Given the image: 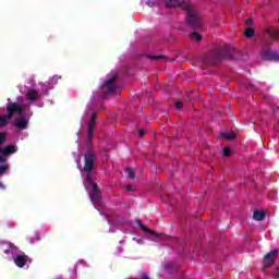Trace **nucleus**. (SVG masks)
Wrapping results in <instances>:
<instances>
[{
	"mask_svg": "<svg viewBox=\"0 0 279 279\" xmlns=\"http://www.w3.org/2000/svg\"><path fill=\"white\" fill-rule=\"evenodd\" d=\"M28 108L29 104L25 101H17L8 105V113L3 117H0V126L3 128V125H5L12 117H14V125L17 126L19 130H26L31 117Z\"/></svg>",
	"mask_w": 279,
	"mask_h": 279,
	"instance_id": "f257e3e1",
	"label": "nucleus"
},
{
	"mask_svg": "<svg viewBox=\"0 0 279 279\" xmlns=\"http://www.w3.org/2000/svg\"><path fill=\"white\" fill-rule=\"evenodd\" d=\"M95 167V156L93 153H87L85 155L84 171L86 173V185L85 189L88 192V196L93 204H99L101 197H99V189L97 184L94 183L95 175L93 174V168Z\"/></svg>",
	"mask_w": 279,
	"mask_h": 279,
	"instance_id": "f03ea898",
	"label": "nucleus"
},
{
	"mask_svg": "<svg viewBox=\"0 0 279 279\" xmlns=\"http://www.w3.org/2000/svg\"><path fill=\"white\" fill-rule=\"evenodd\" d=\"M2 250H4V254H12L13 262L16 267L23 268L25 265H29V263H32L29 257H27L25 253L19 251V248L12 243L2 244Z\"/></svg>",
	"mask_w": 279,
	"mask_h": 279,
	"instance_id": "7ed1b4c3",
	"label": "nucleus"
},
{
	"mask_svg": "<svg viewBox=\"0 0 279 279\" xmlns=\"http://www.w3.org/2000/svg\"><path fill=\"white\" fill-rule=\"evenodd\" d=\"M95 121H97V114L93 112V109L88 107L82 118V125L87 123V136L88 141L93 138V130L95 129Z\"/></svg>",
	"mask_w": 279,
	"mask_h": 279,
	"instance_id": "20e7f679",
	"label": "nucleus"
},
{
	"mask_svg": "<svg viewBox=\"0 0 279 279\" xmlns=\"http://www.w3.org/2000/svg\"><path fill=\"white\" fill-rule=\"evenodd\" d=\"M114 82H117V72H111L110 74H108L107 81L102 85H100V88L108 93V95H112V93H117Z\"/></svg>",
	"mask_w": 279,
	"mask_h": 279,
	"instance_id": "39448f33",
	"label": "nucleus"
},
{
	"mask_svg": "<svg viewBox=\"0 0 279 279\" xmlns=\"http://www.w3.org/2000/svg\"><path fill=\"white\" fill-rule=\"evenodd\" d=\"M40 90L41 93H47V85L43 84L41 89L28 88L26 93V99L28 101H38V99H40Z\"/></svg>",
	"mask_w": 279,
	"mask_h": 279,
	"instance_id": "423d86ee",
	"label": "nucleus"
},
{
	"mask_svg": "<svg viewBox=\"0 0 279 279\" xmlns=\"http://www.w3.org/2000/svg\"><path fill=\"white\" fill-rule=\"evenodd\" d=\"M185 10L187 12V23L193 27H195L196 25H199V15L195 11V9H193V7L187 4L185 7Z\"/></svg>",
	"mask_w": 279,
	"mask_h": 279,
	"instance_id": "0eeeda50",
	"label": "nucleus"
},
{
	"mask_svg": "<svg viewBox=\"0 0 279 279\" xmlns=\"http://www.w3.org/2000/svg\"><path fill=\"white\" fill-rule=\"evenodd\" d=\"M259 56L262 60H267V61L279 60L278 52L270 51V49L267 48L266 46L262 48Z\"/></svg>",
	"mask_w": 279,
	"mask_h": 279,
	"instance_id": "6e6552de",
	"label": "nucleus"
},
{
	"mask_svg": "<svg viewBox=\"0 0 279 279\" xmlns=\"http://www.w3.org/2000/svg\"><path fill=\"white\" fill-rule=\"evenodd\" d=\"M276 258H278V251L277 250L270 251L264 257V265H265V267H271V265H274V263L276 262Z\"/></svg>",
	"mask_w": 279,
	"mask_h": 279,
	"instance_id": "1a4fd4ad",
	"label": "nucleus"
},
{
	"mask_svg": "<svg viewBox=\"0 0 279 279\" xmlns=\"http://www.w3.org/2000/svg\"><path fill=\"white\" fill-rule=\"evenodd\" d=\"M136 223L141 228V230H143V232H146L147 234L150 235V238H149L150 241H156V239H160V236H162L161 234L147 229V227H145V225H143V222H141V220H137Z\"/></svg>",
	"mask_w": 279,
	"mask_h": 279,
	"instance_id": "9d476101",
	"label": "nucleus"
},
{
	"mask_svg": "<svg viewBox=\"0 0 279 279\" xmlns=\"http://www.w3.org/2000/svg\"><path fill=\"white\" fill-rule=\"evenodd\" d=\"M265 33L272 38V40H279V31L271 28V27H266Z\"/></svg>",
	"mask_w": 279,
	"mask_h": 279,
	"instance_id": "9b49d317",
	"label": "nucleus"
},
{
	"mask_svg": "<svg viewBox=\"0 0 279 279\" xmlns=\"http://www.w3.org/2000/svg\"><path fill=\"white\" fill-rule=\"evenodd\" d=\"M219 138H225V141H233V138H236V133L234 131L220 133Z\"/></svg>",
	"mask_w": 279,
	"mask_h": 279,
	"instance_id": "f8f14e48",
	"label": "nucleus"
},
{
	"mask_svg": "<svg viewBox=\"0 0 279 279\" xmlns=\"http://www.w3.org/2000/svg\"><path fill=\"white\" fill-rule=\"evenodd\" d=\"M184 0H166L167 8H180Z\"/></svg>",
	"mask_w": 279,
	"mask_h": 279,
	"instance_id": "ddd939ff",
	"label": "nucleus"
},
{
	"mask_svg": "<svg viewBox=\"0 0 279 279\" xmlns=\"http://www.w3.org/2000/svg\"><path fill=\"white\" fill-rule=\"evenodd\" d=\"M265 210H255L253 213V219H255V221H263V219H265Z\"/></svg>",
	"mask_w": 279,
	"mask_h": 279,
	"instance_id": "4468645a",
	"label": "nucleus"
},
{
	"mask_svg": "<svg viewBox=\"0 0 279 279\" xmlns=\"http://www.w3.org/2000/svg\"><path fill=\"white\" fill-rule=\"evenodd\" d=\"M256 36V31L252 27L245 29V38H254Z\"/></svg>",
	"mask_w": 279,
	"mask_h": 279,
	"instance_id": "2eb2a0df",
	"label": "nucleus"
},
{
	"mask_svg": "<svg viewBox=\"0 0 279 279\" xmlns=\"http://www.w3.org/2000/svg\"><path fill=\"white\" fill-rule=\"evenodd\" d=\"M191 38H192V40H196V43L202 41V35H199V33H192Z\"/></svg>",
	"mask_w": 279,
	"mask_h": 279,
	"instance_id": "dca6fc26",
	"label": "nucleus"
},
{
	"mask_svg": "<svg viewBox=\"0 0 279 279\" xmlns=\"http://www.w3.org/2000/svg\"><path fill=\"white\" fill-rule=\"evenodd\" d=\"M125 173L130 180H134V170L132 168H126Z\"/></svg>",
	"mask_w": 279,
	"mask_h": 279,
	"instance_id": "f3484780",
	"label": "nucleus"
},
{
	"mask_svg": "<svg viewBox=\"0 0 279 279\" xmlns=\"http://www.w3.org/2000/svg\"><path fill=\"white\" fill-rule=\"evenodd\" d=\"M230 154H231V150L229 147L223 148V150H222L223 158H228V156H230Z\"/></svg>",
	"mask_w": 279,
	"mask_h": 279,
	"instance_id": "a211bd4d",
	"label": "nucleus"
},
{
	"mask_svg": "<svg viewBox=\"0 0 279 279\" xmlns=\"http://www.w3.org/2000/svg\"><path fill=\"white\" fill-rule=\"evenodd\" d=\"M8 169H9L8 165L0 166V175L5 173L8 171Z\"/></svg>",
	"mask_w": 279,
	"mask_h": 279,
	"instance_id": "6ab92c4d",
	"label": "nucleus"
},
{
	"mask_svg": "<svg viewBox=\"0 0 279 279\" xmlns=\"http://www.w3.org/2000/svg\"><path fill=\"white\" fill-rule=\"evenodd\" d=\"M245 25L246 27H252V25H254V20L253 19L246 20Z\"/></svg>",
	"mask_w": 279,
	"mask_h": 279,
	"instance_id": "aec40b11",
	"label": "nucleus"
},
{
	"mask_svg": "<svg viewBox=\"0 0 279 279\" xmlns=\"http://www.w3.org/2000/svg\"><path fill=\"white\" fill-rule=\"evenodd\" d=\"M50 82H51L52 84H56V82H58V76H53V77L50 80Z\"/></svg>",
	"mask_w": 279,
	"mask_h": 279,
	"instance_id": "412c9836",
	"label": "nucleus"
},
{
	"mask_svg": "<svg viewBox=\"0 0 279 279\" xmlns=\"http://www.w3.org/2000/svg\"><path fill=\"white\" fill-rule=\"evenodd\" d=\"M182 106H183L182 102H180V101L175 102V108L180 109V108H182Z\"/></svg>",
	"mask_w": 279,
	"mask_h": 279,
	"instance_id": "4be33fe9",
	"label": "nucleus"
},
{
	"mask_svg": "<svg viewBox=\"0 0 279 279\" xmlns=\"http://www.w3.org/2000/svg\"><path fill=\"white\" fill-rule=\"evenodd\" d=\"M143 241H144L143 238H138V239H137V243H140V244H142Z\"/></svg>",
	"mask_w": 279,
	"mask_h": 279,
	"instance_id": "5701e85b",
	"label": "nucleus"
},
{
	"mask_svg": "<svg viewBox=\"0 0 279 279\" xmlns=\"http://www.w3.org/2000/svg\"><path fill=\"white\" fill-rule=\"evenodd\" d=\"M126 191H132V185H126Z\"/></svg>",
	"mask_w": 279,
	"mask_h": 279,
	"instance_id": "b1692460",
	"label": "nucleus"
},
{
	"mask_svg": "<svg viewBox=\"0 0 279 279\" xmlns=\"http://www.w3.org/2000/svg\"><path fill=\"white\" fill-rule=\"evenodd\" d=\"M144 133H145V131L140 130V136H143Z\"/></svg>",
	"mask_w": 279,
	"mask_h": 279,
	"instance_id": "393cba45",
	"label": "nucleus"
},
{
	"mask_svg": "<svg viewBox=\"0 0 279 279\" xmlns=\"http://www.w3.org/2000/svg\"><path fill=\"white\" fill-rule=\"evenodd\" d=\"M0 189H5V185H3V183L0 182Z\"/></svg>",
	"mask_w": 279,
	"mask_h": 279,
	"instance_id": "a878e982",
	"label": "nucleus"
},
{
	"mask_svg": "<svg viewBox=\"0 0 279 279\" xmlns=\"http://www.w3.org/2000/svg\"><path fill=\"white\" fill-rule=\"evenodd\" d=\"M147 5L153 7V5H154V3H153V2H147Z\"/></svg>",
	"mask_w": 279,
	"mask_h": 279,
	"instance_id": "bb28decb",
	"label": "nucleus"
}]
</instances>
